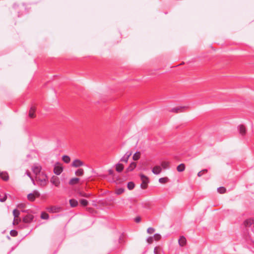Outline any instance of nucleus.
<instances>
[{
	"label": "nucleus",
	"mask_w": 254,
	"mask_h": 254,
	"mask_svg": "<svg viewBox=\"0 0 254 254\" xmlns=\"http://www.w3.org/2000/svg\"><path fill=\"white\" fill-rule=\"evenodd\" d=\"M35 179L42 186H46L48 182L47 176L44 172H41V174L36 176Z\"/></svg>",
	"instance_id": "1"
},
{
	"label": "nucleus",
	"mask_w": 254,
	"mask_h": 254,
	"mask_svg": "<svg viewBox=\"0 0 254 254\" xmlns=\"http://www.w3.org/2000/svg\"><path fill=\"white\" fill-rule=\"evenodd\" d=\"M140 180L141 181V184L140 187L142 189H145L147 188L148 184L149 182V178L142 174H140Z\"/></svg>",
	"instance_id": "2"
},
{
	"label": "nucleus",
	"mask_w": 254,
	"mask_h": 254,
	"mask_svg": "<svg viewBox=\"0 0 254 254\" xmlns=\"http://www.w3.org/2000/svg\"><path fill=\"white\" fill-rule=\"evenodd\" d=\"M41 169L42 167L39 164H34L31 167V170L36 176L41 173Z\"/></svg>",
	"instance_id": "3"
},
{
	"label": "nucleus",
	"mask_w": 254,
	"mask_h": 254,
	"mask_svg": "<svg viewBox=\"0 0 254 254\" xmlns=\"http://www.w3.org/2000/svg\"><path fill=\"white\" fill-rule=\"evenodd\" d=\"M84 162L79 159H75L73 160L71 163V166L76 168L82 167L84 166Z\"/></svg>",
	"instance_id": "4"
},
{
	"label": "nucleus",
	"mask_w": 254,
	"mask_h": 254,
	"mask_svg": "<svg viewBox=\"0 0 254 254\" xmlns=\"http://www.w3.org/2000/svg\"><path fill=\"white\" fill-rule=\"evenodd\" d=\"M63 171V167L60 163H57L54 166V172L57 175H60Z\"/></svg>",
	"instance_id": "5"
},
{
	"label": "nucleus",
	"mask_w": 254,
	"mask_h": 254,
	"mask_svg": "<svg viewBox=\"0 0 254 254\" xmlns=\"http://www.w3.org/2000/svg\"><path fill=\"white\" fill-rule=\"evenodd\" d=\"M50 182L56 187H59L61 184L60 179L56 176L51 177Z\"/></svg>",
	"instance_id": "6"
},
{
	"label": "nucleus",
	"mask_w": 254,
	"mask_h": 254,
	"mask_svg": "<svg viewBox=\"0 0 254 254\" xmlns=\"http://www.w3.org/2000/svg\"><path fill=\"white\" fill-rule=\"evenodd\" d=\"M244 225L245 227H254V219H248L244 221Z\"/></svg>",
	"instance_id": "7"
},
{
	"label": "nucleus",
	"mask_w": 254,
	"mask_h": 254,
	"mask_svg": "<svg viewBox=\"0 0 254 254\" xmlns=\"http://www.w3.org/2000/svg\"><path fill=\"white\" fill-rule=\"evenodd\" d=\"M39 196V193L38 191H34L33 193H30L27 195V198L30 201H34L35 198Z\"/></svg>",
	"instance_id": "8"
},
{
	"label": "nucleus",
	"mask_w": 254,
	"mask_h": 254,
	"mask_svg": "<svg viewBox=\"0 0 254 254\" xmlns=\"http://www.w3.org/2000/svg\"><path fill=\"white\" fill-rule=\"evenodd\" d=\"M162 169L160 166L156 165L152 168V172L155 175H158L161 173Z\"/></svg>",
	"instance_id": "9"
},
{
	"label": "nucleus",
	"mask_w": 254,
	"mask_h": 254,
	"mask_svg": "<svg viewBox=\"0 0 254 254\" xmlns=\"http://www.w3.org/2000/svg\"><path fill=\"white\" fill-rule=\"evenodd\" d=\"M36 107L34 106H32L30 107L29 112V117L31 118H33L35 117V112L36 111Z\"/></svg>",
	"instance_id": "10"
},
{
	"label": "nucleus",
	"mask_w": 254,
	"mask_h": 254,
	"mask_svg": "<svg viewBox=\"0 0 254 254\" xmlns=\"http://www.w3.org/2000/svg\"><path fill=\"white\" fill-rule=\"evenodd\" d=\"M136 167V163L132 162H131L128 167L127 168L126 171L127 172L132 171Z\"/></svg>",
	"instance_id": "11"
},
{
	"label": "nucleus",
	"mask_w": 254,
	"mask_h": 254,
	"mask_svg": "<svg viewBox=\"0 0 254 254\" xmlns=\"http://www.w3.org/2000/svg\"><path fill=\"white\" fill-rule=\"evenodd\" d=\"M238 129L239 130L240 133L242 135H244L246 132V127L244 125H241L238 126Z\"/></svg>",
	"instance_id": "12"
},
{
	"label": "nucleus",
	"mask_w": 254,
	"mask_h": 254,
	"mask_svg": "<svg viewBox=\"0 0 254 254\" xmlns=\"http://www.w3.org/2000/svg\"><path fill=\"white\" fill-rule=\"evenodd\" d=\"M187 243L186 239L184 236H181L179 240V245L181 247H183L186 245Z\"/></svg>",
	"instance_id": "13"
},
{
	"label": "nucleus",
	"mask_w": 254,
	"mask_h": 254,
	"mask_svg": "<svg viewBox=\"0 0 254 254\" xmlns=\"http://www.w3.org/2000/svg\"><path fill=\"white\" fill-rule=\"evenodd\" d=\"M170 162L167 161H163L161 163L162 169H166L169 168Z\"/></svg>",
	"instance_id": "14"
},
{
	"label": "nucleus",
	"mask_w": 254,
	"mask_h": 254,
	"mask_svg": "<svg viewBox=\"0 0 254 254\" xmlns=\"http://www.w3.org/2000/svg\"><path fill=\"white\" fill-rule=\"evenodd\" d=\"M13 215L14 216V224H15V223L17 224L18 220H17V218L18 217V216L19 215V212L17 210L14 209L13 211Z\"/></svg>",
	"instance_id": "15"
},
{
	"label": "nucleus",
	"mask_w": 254,
	"mask_h": 254,
	"mask_svg": "<svg viewBox=\"0 0 254 254\" xmlns=\"http://www.w3.org/2000/svg\"><path fill=\"white\" fill-rule=\"evenodd\" d=\"M79 182V179L77 178H73L71 179L69 181V184L70 185H74L77 184Z\"/></svg>",
	"instance_id": "16"
},
{
	"label": "nucleus",
	"mask_w": 254,
	"mask_h": 254,
	"mask_svg": "<svg viewBox=\"0 0 254 254\" xmlns=\"http://www.w3.org/2000/svg\"><path fill=\"white\" fill-rule=\"evenodd\" d=\"M131 153H127L124 157L122 158L121 159V161L125 162V163H127L129 157L131 155Z\"/></svg>",
	"instance_id": "17"
},
{
	"label": "nucleus",
	"mask_w": 254,
	"mask_h": 254,
	"mask_svg": "<svg viewBox=\"0 0 254 254\" xmlns=\"http://www.w3.org/2000/svg\"><path fill=\"white\" fill-rule=\"evenodd\" d=\"M48 211L51 213H57L60 211V207H48Z\"/></svg>",
	"instance_id": "18"
},
{
	"label": "nucleus",
	"mask_w": 254,
	"mask_h": 254,
	"mask_svg": "<svg viewBox=\"0 0 254 254\" xmlns=\"http://www.w3.org/2000/svg\"><path fill=\"white\" fill-rule=\"evenodd\" d=\"M159 182L162 184H165L169 181V179L168 177L161 178L158 180Z\"/></svg>",
	"instance_id": "19"
},
{
	"label": "nucleus",
	"mask_w": 254,
	"mask_h": 254,
	"mask_svg": "<svg viewBox=\"0 0 254 254\" xmlns=\"http://www.w3.org/2000/svg\"><path fill=\"white\" fill-rule=\"evenodd\" d=\"M75 175L77 176H82L84 175V170L83 169L80 168L75 172Z\"/></svg>",
	"instance_id": "20"
},
{
	"label": "nucleus",
	"mask_w": 254,
	"mask_h": 254,
	"mask_svg": "<svg viewBox=\"0 0 254 254\" xmlns=\"http://www.w3.org/2000/svg\"><path fill=\"white\" fill-rule=\"evenodd\" d=\"M140 156L141 153L140 152H136L133 154L132 159L134 161H137L140 158Z\"/></svg>",
	"instance_id": "21"
},
{
	"label": "nucleus",
	"mask_w": 254,
	"mask_h": 254,
	"mask_svg": "<svg viewBox=\"0 0 254 254\" xmlns=\"http://www.w3.org/2000/svg\"><path fill=\"white\" fill-rule=\"evenodd\" d=\"M124 165L120 163H118L116 165V170L119 172L122 171L124 169Z\"/></svg>",
	"instance_id": "22"
},
{
	"label": "nucleus",
	"mask_w": 254,
	"mask_h": 254,
	"mask_svg": "<svg viewBox=\"0 0 254 254\" xmlns=\"http://www.w3.org/2000/svg\"><path fill=\"white\" fill-rule=\"evenodd\" d=\"M0 177L4 181H6L8 179V176L7 173L6 172H0Z\"/></svg>",
	"instance_id": "23"
},
{
	"label": "nucleus",
	"mask_w": 254,
	"mask_h": 254,
	"mask_svg": "<svg viewBox=\"0 0 254 254\" xmlns=\"http://www.w3.org/2000/svg\"><path fill=\"white\" fill-rule=\"evenodd\" d=\"M185 165L184 164H181L177 167V170L179 172H183L185 170Z\"/></svg>",
	"instance_id": "24"
},
{
	"label": "nucleus",
	"mask_w": 254,
	"mask_h": 254,
	"mask_svg": "<svg viewBox=\"0 0 254 254\" xmlns=\"http://www.w3.org/2000/svg\"><path fill=\"white\" fill-rule=\"evenodd\" d=\"M62 160L65 163H68L70 161V158L67 155H64L63 156Z\"/></svg>",
	"instance_id": "25"
},
{
	"label": "nucleus",
	"mask_w": 254,
	"mask_h": 254,
	"mask_svg": "<svg viewBox=\"0 0 254 254\" xmlns=\"http://www.w3.org/2000/svg\"><path fill=\"white\" fill-rule=\"evenodd\" d=\"M69 203L70 206H76L78 205L77 201L74 199L69 200Z\"/></svg>",
	"instance_id": "26"
},
{
	"label": "nucleus",
	"mask_w": 254,
	"mask_h": 254,
	"mask_svg": "<svg viewBox=\"0 0 254 254\" xmlns=\"http://www.w3.org/2000/svg\"><path fill=\"white\" fill-rule=\"evenodd\" d=\"M6 199V195L4 193L0 194V201L1 202L4 201Z\"/></svg>",
	"instance_id": "27"
},
{
	"label": "nucleus",
	"mask_w": 254,
	"mask_h": 254,
	"mask_svg": "<svg viewBox=\"0 0 254 254\" xmlns=\"http://www.w3.org/2000/svg\"><path fill=\"white\" fill-rule=\"evenodd\" d=\"M134 184L133 182H130L127 184V188L129 190H132L134 188Z\"/></svg>",
	"instance_id": "28"
},
{
	"label": "nucleus",
	"mask_w": 254,
	"mask_h": 254,
	"mask_svg": "<svg viewBox=\"0 0 254 254\" xmlns=\"http://www.w3.org/2000/svg\"><path fill=\"white\" fill-rule=\"evenodd\" d=\"M80 204L83 206H86L89 204L88 202L84 199H82L80 200Z\"/></svg>",
	"instance_id": "29"
},
{
	"label": "nucleus",
	"mask_w": 254,
	"mask_h": 254,
	"mask_svg": "<svg viewBox=\"0 0 254 254\" xmlns=\"http://www.w3.org/2000/svg\"><path fill=\"white\" fill-rule=\"evenodd\" d=\"M41 217L43 219H48L49 218L48 214L46 212H42L41 213Z\"/></svg>",
	"instance_id": "30"
},
{
	"label": "nucleus",
	"mask_w": 254,
	"mask_h": 254,
	"mask_svg": "<svg viewBox=\"0 0 254 254\" xmlns=\"http://www.w3.org/2000/svg\"><path fill=\"white\" fill-rule=\"evenodd\" d=\"M207 172V170L206 169L202 170L197 173V176L199 177H201L204 173H206Z\"/></svg>",
	"instance_id": "31"
},
{
	"label": "nucleus",
	"mask_w": 254,
	"mask_h": 254,
	"mask_svg": "<svg viewBox=\"0 0 254 254\" xmlns=\"http://www.w3.org/2000/svg\"><path fill=\"white\" fill-rule=\"evenodd\" d=\"M182 107H176L172 109L171 111L173 112H180L182 109Z\"/></svg>",
	"instance_id": "32"
},
{
	"label": "nucleus",
	"mask_w": 254,
	"mask_h": 254,
	"mask_svg": "<svg viewBox=\"0 0 254 254\" xmlns=\"http://www.w3.org/2000/svg\"><path fill=\"white\" fill-rule=\"evenodd\" d=\"M124 191V189L123 188H119L116 190V193L117 194H120Z\"/></svg>",
	"instance_id": "33"
},
{
	"label": "nucleus",
	"mask_w": 254,
	"mask_h": 254,
	"mask_svg": "<svg viewBox=\"0 0 254 254\" xmlns=\"http://www.w3.org/2000/svg\"><path fill=\"white\" fill-rule=\"evenodd\" d=\"M226 191V189L224 187H220L218 189V191L220 193H224Z\"/></svg>",
	"instance_id": "34"
},
{
	"label": "nucleus",
	"mask_w": 254,
	"mask_h": 254,
	"mask_svg": "<svg viewBox=\"0 0 254 254\" xmlns=\"http://www.w3.org/2000/svg\"><path fill=\"white\" fill-rule=\"evenodd\" d=\"M155 232V229L153 228H149L147 229V233L152 234Z\"/></svg>",
	"instance_id": "35"
},
{
	"label": "nucleus",
	"mask_w": 254,
	"mask_h": 254,
	"mask_svg": "<svg viewBox=\"0 0 254 254\" xmlns=\"http://www.w3.org/2000/svg\"><path fill=\"white\" fill-rule=\"evenodd\" d=\"M11 236L13 237L16 236L17 235V232L15 230H11L10 233Z\"/></svg>",
	"instance_id": "36"
},
{
	"label": "nucleus",
	"mask_w": 254,
	"mask_h": 254,
	"mask_svg": "<svg viewBox=\"0 0 254 254\" xmlns=\"http://www.w3.org/2000/svg\"><path fill=\"white\" fill-rule=\"evenodd\" d=\"M153 241V237H150L147 239V242L148 244H151Z\"/></svg>",
	"instance_id": "37"
},
{
	"label": "nucleus",
	"mask_w": 254,
	"mask_h": 254,
	"mask_svg": "<svg viewBox=\"0 0 254 254\" xmlns=\"http://www.w3.org/2000/svg\"><path fill=\"white\" fill-rule=\"evenodd\" d=\"M160 238H161V236L159 234H155L154 235V237H153V238L156 241L159 240L160 239Z\"/></svg>",
	"instance_id": "38"
},
{
	"label": "nucleus",
	"mask_w": 254,
	"mask_h": 254,
	"mask_svg": "<svg viewBox=\"0 0 254 254\" xmlns=\"http://www.w3.org/2000/svg\"><path fill=\"white\" fill-rule=\"evenodd\" d=\"M26 175L31 179V180H32V181L33 182H34V180L32 178L31 176V174H30V172L29 171H27L26 172Z\"/></svg>",
	"instance_id": "39"
},
{
	"label": "nucleus",
	"mask_w": 254,
	"mask_h": 254,
	"mask_svg": "<svg viewBox=\"0 0 254 254\" xmlns=\"http://www.w3.org/2000/svg\"><path fill=\"white\" fill-rule=\"evenodd\" d=\"M87 211L90 213L96 212L93 207H88Z\"/></svg>",
	"instance_id": "40"
},
{
	"label": "nucleus",
	"mask_w": 254,
	"mask_h": 254,
	"mask_svg": "<svg viewBox=\"0 0 254 254\" xmlns=\"http://www.w3.org/2000/svg\"><path fill=\"white\" fill-rule=\"evenodd\" d=\"M108 172H109V174L110 175H113V173H114V171H113V170H112V169H110V170H109Z\"/></svg>",
	"instance_id": "41"
},
{
	"label": "nucleus",
	"mask_w": 254,
	"mask_h": 254,
	"mask_svg": "<svg viewBox=\"0 0 254 254\" xmlns=\"http://www.w3.org/2000/svg\"><path fill=\"white\" fill-rule=\"evenodd\" d=\"M135 221H136V222H139L140 221V217H136V218H135Z\"/></svg>",
	"instance_id": "42"
},
{
	"label": "nucleus",
	"mask_w": 254,
	"mask_h": 254,
	"mask_svg": "<svg viewBox=\"0 0 254 254\" xmlns=\"http://www.w3.org/2000/svg\"><path fill=\"white\" fill-rule=\"evenodd\" d=\"M24 221L25 222H28V221H27V220H26V218H25V219H24Z\"/></svg>",
	"instance_id": "43"
}]
</instances>
